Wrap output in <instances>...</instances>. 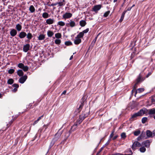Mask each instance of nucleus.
I'll use <instances>...</instances> for the list:
<instances>
[{
  "label": "nucleus",
  "mask_w": 155,
  "mask_h": 155,
  "mask_svg": "<svg viewBox=\"0 0 155 155\" xmlns=\"http://www.w3.org/2000/svg\"><path fill=\"white\" fill-rule=\"evenodd\" d=\"M60 129L55 134L54 137L52 139L49 146V150L50 149L54 144L55 142L60 139V137L62 133V131H60Z\"/></svg>",
  "instance_id": "f257e3e1"
},
{
  "label": "nucleus",
  "mask_w": 155,
  "mask_h": 155,
  "mask_svg": "<svg viewBox=\"0 0 155 155\" xmlns=\"http://www.w3.org/2000/svg\"><path fill=\"white\" fill-rule=\"evenodd\" d=\"M86 97L85 96H84L81 99V104L80 105L79 108H78L76 111L75 112V114L77 115L78 113H79L81 110L83 105H84V103L85 101L86 100Z\"/></svg>",
  "instance_id": "f03ea898"
},
{
  "label": "nucleus",
  "mask_w": 155,
  "mask_h": 155,
  "mask_svg": "<svg viewBox=\"0 0 155 155\" xmlns=\"http://www.w3.org/2000/svg\"><path fill=\"white\" fill-rule=\"evenodd\" d=\"M145 79V78H142L140 74L137 78L136 82L134 85V88L136 89L137 87V85L143 81Z\"/></svg>",
  "instance_id": "7ed1b4c3"
},
{
  "label": "nucleus",
  "mask_w": 155,
  "mask_h": 155,
  "mask_svg": "<svg viewBox=\"0 0 155 155\" xmlns=\"http://www.w3.org/2000/svg\"><path fill=\"white\" fill-rule=\"evenodd\" d=\"M147 109L145 108H143L140 110V111L137 112L139 116H141L144 114H147Z\"/></svg>",
  "instance_id": "20e7f679"
},
{
  "label": "nucleus",
  "mask_w": 155,
  "mask_h": 155,
  "mask_svg": "<svg viewBox=\"0 0 155 155\" xmlns=\"http://www.w3.org/2000/svg\"><path fill=\"white\" fill-rule=\"evenodd\" d=\"M141 146H142V145L140 143L137 141H135L133 143L131 148L132 149L134 150L136 148V147H139Z\"/></svg>",
  "instance_id": "39448f33"
},
{
  "label": "nucleus",
  "mask_w": 155,
  "mask_h": 155,
  "mask_svg": "<svg viewBox=\"0 0 155 155\" xmlns=\"http://www.w3.org/2000/svg\"><path fill=\"white\" fill-rule=\"evenodd\" d=\"M27 78V76L26 75L22 76L19 79L18 81L20 83L23 84Z\"/></svg>",
  "instance_id": "423d86ee"
},
{
  "label": "nucleus",
  "mask_w": 155,
  "mask_h": 155,
  "mask_svg": "<svg viewBox=\"0 0 155 155\" xmlns=\"http://www.w3.org/2000/svg\"><path fill=\"white\" fill-rule=\"evenodd\" d=\"M142 145H144L145 147L148 148L150 145V142L149 140H147L142 143Z\"/></svg>",
  "instance_id": "0eeeda50"
},
{
  "label": "nucleus",
  "mask_w": 155,
  "mask_h": 155,
  "mask_svg": "<svg viewBox=\"0 0 155 155\" xmlns=\"http://www.w3.org/2000/svg\"><path fill=\"white\" fill-rule=\"evenodd\" d=\"M146 135L147 136L145 138L146 139L150 137H153V133L149 130H148L147 131Z\"/></svg>",
  "instance_id": "6e6552de"
},
{
  "label": "nucleus",
  "mask_w": 155,
  "mask_h": 155,
  "mask_svg": "<svg viewBox=\"0 0 155 155\" xmlns=\"http://www.w3.org/2000/svg\"><path fill=\"white\" fill-rule=\"evenodd\" d=\"M72 16V14L70 13L66 12L64 14L63 16V18L65 19L71 17Z\"/></svg>",
  "instance_id": "1a4fd4ad"
},
{
  "label": "nucleus",
  "mask_w": 155,
  "mask_h": 155,
  "mask_svg": "<svg viewBox=\"0 0 155 155\" xmlns=\"http://www.w3.org/2000/svg\"><path fill=\"white\" fill-rule=\"evenodd\" d=\"M30 45L29 44H26L23 47V50L25 52H27L29 49Z\"/></svg>",
  "instance_id": "9d476101"
},
{
  "label": "nucleus",
  "mask_w": 155,
  "mask_h": 155,
  "mask_svg": "<svg viewBox=\"0 0 155 155\" xmlns=\"http://www.w3.org/2000/svg\"><path fill=\"white\" fill-rule=\"evenodd\" d=\"M147 113L150 115L154 114H155V108H153L150 109H147Z\"/></svg>",
  "instance_id": "9b49d317"
},
{
  "label": "nucleus",
  "mask_w": 155,
  "mask_h": 155,
  "mask_svg": "<svg viewBox=\"0 0 155 155\" xmlns=\"http://www.w3.org/2000/svg\"><path fill=\"white\" fill-rule=\"evenodd\" d=\"M78 125V124L75 123L74 124L73 126L71 127L70 130H69L70 132H72V131H74L76 130Z\"/></svg>",
  "instance_id": "f8f14e48"
},
{
  "label": "nucleus",
  "mask_w": 155,
  "mask_h": 155,
  "mask_svg": "<svg viewBox=\"0 0 155 155\" xmlns=\"http://www.w3.org/2000/svg\"><path fill=\"white\" fill-rule=\"evenodd\" d=\"M27 35L26 33L23 31H22L20 33L19 37L20 38H24Z\"/></svg>",
  "instance_id": "ddd939ff"
},
{
  "label": "nucleus",
  "mask_w": 155,
  "mask_h": 155,
  "mask_svg": "<svg viewBox=\"0 0 155 155\" xmlns=\"http://www.w3.org/2000/svg\"><path fill=\"white\" fill-rule=\"evenodd\" d=\"M75 40H74V43L75 45H78L81 42V39L79 38H77V37L75 38Z\"/></svg>",
  "instance_id": "4468645a"
},
{
  "label": "nucleus",
  "mask_w": 155,
  "mask_h": 155,
  "mask_svg": "<svg viewBox=\"0 0 155 155\" xmlns=\"http://www.w3.org/2000/svg\"><path fill=\"white\" fill-rule=\"evenodd\" d=\"M17 34V31L15 29H12L10 32L11 35L12 37L15 36Z\"/></svg>",
  "instance_id": "2eb2a0df"
},
{
  "label": "nucleus",
  "mask_w": 155,
  "mask_h": 155,
  "mask_svg": "<svg viewBox=\"0 0 155 155\" xmlns=\"http://www.w3.org/2000/svg\"><path fill=\"white\" fill-rule=\"evenodd\" d=\"M139 116L137 112L135 113L132 115L131 117L130 118V120H134L137 117Z\"/></svg>",
  "instance_id": "dca6fc26"
},
{
  "label": "nucleus",
  "mask_w": 155,
  "mask_h": 155,
  "mask_svg": "<svg viewBox=\"0 0 155 155\" xmlns=\"http://www.w3.org/2000/svg\"><path fill=\"white\" fill-rule=\"evenodd\" d=\"M67 25H69L71 27H73L75 26V23L74 21L71 20H70V22L67 24Z\"/></svg>",
  "instance_id": "f3484780"
},
{
  "label": "nucleus",
  "mask_w": 155,
  "mask_h": 155,
  "mask_svg": "<svg viewBox=\"0 0 155 155\" xmlns=\"http://www.w3.org/2000/svg\"><path fill=\"white\" fill-rule=\"evenodd\" d=\"M54 22V20L53 19L51 18H49L47 19L46 21V23L49 25L52 24Z\"/></svg>",
  "instance_id": "a211bd4d"
},
{
  "label": "nucleus",
  "mask_w": 155,
  "mask_h": 155,
  "mask_svg": "<svg viewBox=\"0 0 155 155\" xmlns=\"http://www.w3.org/2000/svg\"><path fill=\"white\" fill-rule=\"evenodd\" d=\"M71 132H69V131H66V132L65 133V134L64 135V136L65 137L64 140L65 141L70 136V134Z\"/></svg>",
  "instance_id": "6ab92c4d"
},
{
  "label": "nucleus",
  "mask_w": 155,
  "mask_h": 155,
  "mask_svg": "<svg viewBox=\"0 0 155 155\" xmlns=\"http://www.w3.org/2000/svg\"><path fill=\"white\" fill-rule=\"evenodd\" d=\"M87 116L84 113H83L79 116V118H80V119L83 121L85 118H86Z\"/></svg>",
  "instance_id": "aec40b11"
},
{
  "label": "nucleus",
  "mask_w": 155,
  "mask_h": 155,
  "mask_svg": "<svg viewBox=\"0 0 155 155\" xmlns=\"http://www.w3.org/2000/svg\"><path fill=\"white\" fill-rule=\"evenodd\" d=\"M101 7V5H98L94 6L93 8V10H100Z\"/></svg>",
  "instance_id": "412c9836"
},
{
  "label": "nucleus",
  "mask_w": 155,
  "mask_h": 155,
  "mask_svg": "<svg viewBox=\"0 0 155 155\" xmlns=\"http://www.w3.org/2000/svg\"><path fill=\"white\" fill-rule=\"evenodd\" d=\"M126 11H124L123 12V13L121 17V18L119 20V21L120 22H121L123 21V20L124 18V17L125 14L126 13Z\"/></svg>",
  "instance_id": "4be33fe9"
},
{
  "label": "nucleus",
  "mask_w": 155,
  "mask_h": 155,
  "mask_svg": "<svg viewBox=\"0 0 155 155\" xmlns=\"http://www.w3.org/2000/svg\"><path fill=\"white\" fill-rule=\"evenodd\" d=\"M80 25L82 27H84L86 25V22L85 21L82 20L80 22Z\"/></svg>",
  "instance_id": "5701e85b"
},
{
  "label": "nucleus",
  "mask_w": 155,
  "mask_h": 155,
  "mask_svg": "<svg viewBox=\"0 0 155 155\" xmlns=\"http://www.w3.org/2000/svg\"><path fill=\"white\" fill-rule=\"evenodd\" d=\"M17 74L19 76H22L23 75L24 73L21 70H19L17 71Z\"/></svg>",
  "instance_id": "b1692460"
},
{
  "label": "nucleus",
  "mask_w": 155,
  "mask_h": 155,
  "mask_svg": "<svg viewBox=\"0 0 155 155\" xmlns=\"http://www.w3.org/2000/svg\"><path fill=\"white\" fill-rule=\"evenodd\" d=\"M26 36H27V38L29 40L31 39L33 37L32 34L30 32L28 33Z\"/></svg>",
  "instance_id": "393cba45"
},
{
  "label": "nucleus",
  "mask_w": 155,
  "mask_h": 155,
  "mask_svg": "<svg viewBox=\"0 0 155 155\" xmlns=\"http://www.w3.org/2000/svg\"><path fill=\"white\" fill-rule=\"evenodd\" d=\"M16 28L18 31H20L21 29L22 26L20 24H18L16 25Z\"/></svg>",
  "instance_id": "a878e982"
},
{
  "label": "nucleus",
  "mask_w": 155,
  "mask_h": 155,
  "mask_svg": "<svg viewBox=\"0 0 155 155\" xmlns=\"http://www.w3.org/2000/svg\"><path fill=\"white\" fill-rule=\"evenodd\" d=\"M38 40H42L44 39L45 38V35L43 34H41L38 37Z\"/></svg>",
  "instance_id": "bb28decb"
},
{
  "label": "nucleus",
  "mask_w": 155,
  "mask_h": 155,
  "mask_svg": "<svg viewBox=\"0 0 155 155\" xmlns=\"http://www.w3.org/2000/svg\"><path fill=\"white\" fill-rule=\"evenodd\" d=\"M84 35V33L82 32H80L76 37H77V38H82L83 37Z\"/></svg>",
  "instance_id": "cd10ccee"
},
{
  "label": "nucleus",
  "mask_w": 155,
  "mask_h": 155,
  "mask_svg": "<svg viewBox=\"0 0 155 155\" xmlns=\"http://www.w3.org/2000/svg\"><path fill=\"white\" fill-rule=\"evenodd\" d=\"M53 32L51 31H48L47 32V35L49 37H52L54 35Z\"/></svg>",
  "instance_id": "c85d7f7f"
},
{
  "label": "nucleus",
  "mask_w": 155,
  "mask_h": 155,
  "mask_svg": "<svg viewBox=\"0 0 155 155\" xmlns=\"http://www.w3.org/2000/svg\"><path fill=\"white\" fill-rule=\"evenodd\" d=\"M42 16L43 18H48L49 16L48 14L47 13L44 12L42 14Z\"/></svg>",
  "instance_id": "c756f323"
},
{
  "label": "nucleus",
  "mask_w": 155,
  "mask_h": 155,
  "mask_svg": "<svg viewBox=\"0 0 155 155\" xmlns=\"http://www.w3.org/2000/svg\"><path fill=\"white\" fill-rule=\"evenodd\" d=\"M7 83L9 84H12L14 83V80L12 78H10L8 80Z\"/></svg>",
  "instance_id": "7c9ffc66"
},
{
  "label": "nucleus",
  "mask_w": 155,
  "mask_h": 155,
  "mask_svg": "<svg viewBox=\"0 0 155 155\" xmlns=\"http://www.w3.org/2000/svg\"><path fill=\"white\" fill-rule=\"evenodd\" d=\"M140 133V131L139 130H137L134 132V135L135 136H138Z\"/></svg>",
  "instance_id": "2f4dec72"
},
{
  "label": "nucleus",
  "mask_w": 155,
  "mask_h": 155,
  "mask_svg": "<svg viewBox=\"0 0 155 155\" xmlns=\"http://www.w3.org/2000/svg\"><path fill=\"white\" fill-rule=\"evenodd\" d=\"M121 137L122 139H125L126 137V135L125 133L123 132L121 134Z\"/></svg>",
  "instance_id": "473e14b6"
},
{
  "label": "nucleus",
  "mask_w": 155,
  "mask_h": 155,
  "mask_svg": "<svg viewBox=\"0 0 155 155\" xmlns=\"http://www.w3.org/2000/svg\"><path fill=\"white\" fill-rule=\"evenodd\" d=\"M146 150V149L144 147H142L140 148V151L142 153L144 152Z\"/></svg>",
  "instance_id": "72a5a7b5"
},
{
  "label": "nucleus",
  "mask_w": 155,
  "mask_h": 155,
  "mask_svg": "<svg viewBox=\"0 0 155 155\" xmlns=\"http://www.w3.org/2000/svg\"><path fill=\"white\" fill-rule=\"evenodd\" d=\"M58 25H59L61 26H64L65 25V23L62 21H59L58 23Z\"/></svg>",
  "instance_id": "f704fd0d"
},
{
  "label": "nucleus",
  "mask_w": 155,
  "mask_h": 155,
  "mask_svg": "<svg viewBox=\"0 0 155 155\" xmlns=\"http://www.w3.org/2000/svg\"><path fill=\"white\" fill-rule=\"evenodd\" d=\"M55 37L57 38H61V35L60 33H57L55 34Z\"/></svg>",
  "instance_id": "c9c22d12"
},
{
  "label": "nucleus",
  "mask_w": 155,
  "mask_h": 155,
  "mask_svg": "<svg viewBox=\"0 0 155 155\" xmlns=\"http://www.w3.org/2000/svg\"><path fill=\"white\" fill-rule=\"evenodd\" d=\"M147 120V117H143L142 119V122L143 124H144L146 123Z\"/></svg>",
  "instance_id": "e433bc0d"
},
{
  "label": "nucleus",
  "mask_w": 155,
  "mask_h": 155,
  "mask_svg": "<svg viewBox=\"0 0 155 155\" xmlns=\"http://www.w3.org/2000/svg\"><path fill=\"white\" fill-rule=\"evenodd\" d=\"M72 44V43L71 41H68L65 42V45L67 46L71 45Z\"/></svg>",
  "instance_id": "4c0bfd02"
},
{
  "label": "nucleus",
  "mask_w": 155,
  "mask_h": 155,
  "mask_svg": "<svg viewBox=\"0 0 155 155\" xmlns=\"http://www.w3.org/2000/svg\"><path fill=\"white\" fill-rule=\"evenodd\" d=\"M110 13V12L109 11H108L107 12H105L103 15V16L104 17H107L109 15Z\"/></svg>",
  "instance_id": "58836bf2"
},
{
  "label": "nucleus",
  "mask_w": 155,
  "mask_h": 155,
  "mask_svg": "<svg viewBox=\"0 0 155 155\" xmlns=\"http://www.w3.org/2000/svg\"><path fill=\"white\" fill-rule=\"evenodd\" d=\"M55 43L56 44L59 45L61 43V40L60 39H56L55 40Z\"/></svg>",
  "instance_id": "ea45409f"
},
{
  "label": "nucleus",
  "mask_w": 155,
  "mask_h": 155,
  "mask_svg": "<svg viewBox=\"0 0 155 155\" xmlns=\"http://www.w3.org/2000/svg\"><path fill=\"white\" fill-rule=\"evenodd\" d=\"M28 67L27 66H24L22 69L24 71H27L28 70Z\"/></svg>",
  "instance_id": "a19ab883"
},
{
  "label": "nucleus",
  "mask_w": 155,
  "mask_h": 155,
  "mask_svg": "<svg viewBox=\"0 0 155 155\" xmlns=\"http://www.w3.org/2000/svg\"><path fill=\"white\" fill-rule=\"evenodd\" d=\"M24 64L22 63H20L18 64V68H20L22 69L23 67L24 66Z\"/></svg>",
  "instance_id": "79ce46f5"
},
{
  "label": "nucleus",
  "mask_w": 155,
  "mask_h": 155,
  "mask_svg": "<svg viewBox=\"0 0 155 155\" xmlns=\"http://www.w3.org/2000/svg\"><path fill=\"white\" fill-rule=\"evenodd\" d=\"M15 70L13 69H10L8 71V73L9 74H12L14 73Z\"/></svg>",
  "instance_id": "37998d69"
},
{
  "label": "nucleus",
  "mask_w": 155,
  "mask_h": 155,
  "mask_svg": "<svg viewBox=\"0 0 155 155\" xmlns=\"http://www.w3.org/2000/svg\"><path fill=\"white\" fill-rule=\"evenodd\" d=\"M144 89L143 88H139L137 89V91L138 93H140L143 92L144 91Z\"/></svg>",
  "instance_id": "c03bdc74"
},
{
  "label": "nucleus",
  "mask_w": 155,
  "mask_h": 155,
  "mask_svg": "<svg viewBox=\"0 0 155 155\" xmlns=\"http://www.w3.org/2000/svg\"><path fill=\"white\" fill-rule=\"evenodd\" d=\"M136 89H134H134L132 90L131 93L132 94H133L134 92H135V96H136V95L137 94V91L136 90Z\"/></svg>",
  "instance_id": "a18cd8bd"
},
{
  "label": "nucleus",
  "mask_w": 155,
  "mask_h": 155,
  "mask_svg": "<svg viewBox=\"0 0 155 155\" xmlns=\"http://www.w3.org/2000/svg\"><path fill=\"white\" fill-rule=\"evenodd\" d=\"M100 34V33L99 34L97 35V36L93 40V41H92V44L93 43H94V44L95 43V42H96V40H97V38L98 37V36Z\"/></svg>",
  "instance_id": "49530a36"
},
{
  "label": "nucleus",
  "mask_w": 155,
  "mask_h": 155,
  "mask_svg": "<svg viewBox=\"0 0 155 155\" xmlns=\"http://www.w3.org/2000/svg\"><path fill=\"white\" fill-rule=\"evenodd\" d=\"M83 121L82 120H81L80 119V118H79L77 121H76V124H80L81 122Z\"/></svg>",
  "instance_id": "de8ad7c7"
},
{
  "label": "nucleus",
  "mask_w": 155,
  "mask_h": 155,
  "mask_svg": "<svg viewBox=\"0 0 155 155\" xmlns=\"http://www.w3.org/2000/svg\"><path fill=\"white\" fill-rule=\"evenodd\" d=\"M143 138H144L145 136V133L143 131L142 132L141 134L140 135Z\"/></svg>",
  "instance_id": "09e8293b"
},
{
  "label": "nucleus",
  "mask_w": 155,
  "mask_h": 155,
  "mask_svg": "<svg viewBox=\"0 0 155 155\" xmlns=\"http://www.w3.org/2000/svg\"><path fill=\"white\" fill-rule=\"evenodd\" d=\"M12 86L15 88H18L19 87V85L18 84H14L12 85Z\"/></svg>",
  "instance_id": "8fccbe9b"
},
{
  "label": "nucleus",
  "mask_w": 155,
  "mask_h": 155,
  "mask_svg": "<svg viewBox=\"0 0 155 155\" xmlns=\"http://www.w3.org/2000/svg\"><path fill=\"white\" fill-rule=\"evenodd\" d=\"M64 0H63V2H59L57 4H58L59 6H62L64 5Z\"/></svg>",
  "instance_id": "3c124183"
},
{
  "label": "nucleus",
  "mask_w": 155,
  "mask_h": 155,
  "mask_svg": "<svg viewBox=\"0 0 155 155\" xmlns=\"http://www.w3.org/2000/svg\"><path fill=\"white\" fill-rule=\"evenodd\" d=\"M89 30V29L88 28H87L86 29L84 30L82 32L84 33H84H87Z\"/></svg>",
  "instance_id": "603ef678"
},
{
  "label": "nucleus",
  "mask_w": 155,
  "mask_h": 155,
  "mask_svg": "<svg viewBox=\"0 0 155 155\" xmlns=\"http://www.w3.org/2000/svg\"><path fill=\"white\" fill-rule=\"evenodd\" d=\"M114 130H113L112 131L111 133V134H110V138H111L113 137V136H114Z\"/></svg>",
  "instance_id": "864d4df0"
},
{
  "label": "nucleus",
  "mask_w": 155,
  "mask_h": 155,
  "mask_svg": "<svg viewBox=\"0 0 155 155\" xmlns=\"http://www.w3.org/2000/svg\"><path fill=\"white\" fill-rule=\"evenodd\" d=\"M29 10H35V8L32 5H31L29 7Z\"/></svg>",
  "instance_id": "5fc2aeb1"
},
{
  "label": "nucleus",
  "mask_w": 155,
  "mask_h": 155,
  "mask_svg": "<svg viewBox=\"0 0 155 155\" xmlns=\"http://www.w3.org/2000/svg\"><path fill=\"white\" fill-rule=\"evenodd\" d=\"M48 125H49V124H47L44 125L43 127H46L45 128V130H44V131H45V130H46V129L47 128V127H48Z\"/></svg>",
  "instance_id": "6e6d98bb"
},
{
  "label": "nucleus",
  "mask_w": 155,
  "mask_h": 155,
  "mask_svg": "<svg viewBox=\"0 0 155 155\" xmlns=\"http://www.w3.org/2000/svg\"><path fill=\"white\" fill-rule=\"evenodd\" d=\"M142 137L140 135V136L138 137L137 138V140H138L139 141L141 140V139H142Z\"/></svg>",
  "instance_id": "4d7b16f0"
},
{
  "label": "nucleus",
  "mask_w": 155,
  "mask_h": 155,
  "mask_svg": "<svg viewBox=\"0 0 155 155\" xmlns=\"http://www.w3.org/2000/svg\"><path fill=\"white\" fill-rule=\"evenodd\" d=\"M151 73L150 72H149L148 74L146 75V78H147L149 77V76H150V75H151Z\"/></svg>",
  "instance_id": "13d9d810"
},
{
  "label": "nucleus",
  "mask_w": 155,
  "mask_h": 155,
  "mask_svg": "<svg viewBox=\"0 0 155 155\" xmlns=\"http://www.w3.org/2000/svg\"><path fill=\"white\" fill-rule=\"evenodd\" d=\"M38 122V121L37 120H35L34 122V123H33V125H35V124H37Z\"/></svg>",
  "instance_id": "bf43d9fd"
},
{
  "label": "nucleus",
  "mask_w": 155,
  "mask_h": 155,
  "mask_svg": "<svg viewBox=\"0 0 155 155\" xmlns=\"http://www.w3.org/2000/svg\"><path fill=\"white\" fill-rule=\"evenodd\" d=\"M17 91V88H14L12 90V91H13L14 92H15Z\"/></svg>",
  "instance_id": "052dcab7"
},
{
  "label": "nucleus",
  "mask_w": 155,
  "mask_h": 155,
  "mask_svg": "<svg viewBox=\"0 0 155 155\" xmlns=\"http://www.w3.org/2000/svg\"><path fill=\"white\" fill-rule=\"evenodd\" d=\"M118 137V135H116L113 137V140H115Z\"/></svg>",
  "instance_id": "680f3d73"
},
{
  "label": "nucleus",
  "mask_w": 155,
  "mask_h": 155,
  "mask_svg": "<svg viewBox=\"0 0 155 155\" xmlns=\"http://www.w3.org/2000/svg\"><path fill=\"white\" fill-rule=\"evenodd\" d=\"M110 139H109L108 141H107V142L106 143V145H108V144H109V143L110 142Z\"/></svg>",
  "instance_id": "e2e57ef3"
},
{
  "label": "nucleus",
  "mask_w": 155,
  "mask_h": 155,
  "mask_svg": "<svg viewBox=\"0 0 155 155\" xmlns=\"http://www.w3.org/2000/svg\"><path fill=\"white\" fill-rule=\"evenodd\" d=\"M120 155V154H119V153H115L112 154V155Z\"/></svg>",
  "instance_id": "0e129e2a"
},
{
  "label": "nucleus",
  "mask_w": 155,
  "mask_h": 155,
  "mask_svg": "<svg viewBox=\"0 0 155 155\" xmlns=\"http://www.w3.org/2000/svg\"><path fill=\"white\" fill-rule=\"evenodd\" d=\"M66 93V91L65 90H64L63 91L62 94H65Z\"/></svg>",
  "instance_id": "69168bd1"
},
{
  "label": "nucleus",
  "mask_w": 155,
  "mask_h": 155,
  "mask_svg": "<svg viewBox=\"0 0 155 155\" xmlns=\"http://www.w3.org/2000/svg\"><path fill=\"white\" fill-rule=\"evenodd\" d=\"M41 119V117H40L38 118L37 119V120L38 121H39Z\"/></svg>",
  "instance_id": "338daca9"
},
{
  "label": "nucleus",
  "mask_w": 155,
  "mask_h": 155,
  "mask_svg": "<svg viewBox=\"0 0 155 155\" xmlns=\"http://www.w3.org/2000/svg\"><path fill=\"white\" fill-rule=\"evenodd\" d=\"M73 58V55H72V56H71V57H70V60H71V59H72Z\"/></svg>",
  "instance_id": "774afa93"
}]
</instances>
